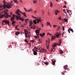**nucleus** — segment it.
Segmentation results:
<instances>
[{"mask_svg":"<svg viewBox=\"0 0 75 75\" xmlns=\"http://www.w3.org/2000/svg\"><path fill=\"white\" fill-rule=\"evenodd\" d=\"M21 14H22L23 15H24V16H25V17H26V16H27V15H26V13L25 12H24V13H23V12H21Z\"/></svg>","mask_w":75,"mask_h":75,"instance_id":"obj_23","label":"nucleus"},{"mask_svg":"<svg viewBox=\"0 0 75 75\" xmlns=\"http://www.w3.org/2000/svg\"><path fill=\"white\" fill-rule=\"evenodd\" d=\"M32 17H33V18H35V19L36 18V17H34L33 16H32Z\"/></svg>","mask_w":75,"mask_h":75,"instance_id":"obj_49","label":"nucleus"},{"mask_svg":"<svg viewBox=\"0 0 75 75\" xmlns=\"http://www.w3.org/2000/svg\"><path fill=\"white\" fill-rule=\"evenodd\" d=\"M67 13H68L69 14H70V13H69V11H68V10H67Z\"/></svg>","mask_w":75,"mask_h":75,"instance_id":"obj_51","label":"nucleus"},{"mask_svg":"<svg viewBox=\"0 0 75 75\" xmlns=\"http://www.w3.org/2000/svg\"><path fill=\"white\" fill-rule=\"evenodd\" d=\"M57 28H58L57 30L58 31V30H59V29H60V27L59 26H58Z\"/></svg>","mask_w":75,"mask_h":75,"instance_id":"obj_37","label":"nucleus"},{"mask_svg":"<svg viewBox=\"0 0 75 75\" xmlns=\"http://www.w3.org/2000/svg\"><path fill=\"white\" fill-rule=\"evenodd\" d=\"M55 38H56V37L54 36H52L51 39L52 41V40H55Z\"/></svg>","mask_w":75,"mask_h":75,"instance_id":"obj_18","label":"nucleus"},{"mask_svg":"<svg viewBox=\"0 0 75 75\" xmlns=\"http://www.w3.org/2000/svg\"><path fill=\"white\" fill-rule=\"evenodd\" d=\"M16 14H17L18 15L16 16V20H19V18L21 17V15L20 13H18L17 12H16Z\"/></svg>","mask_w":75,"mask_h":75,"instance_id":"obj_3","label":"nucleus"},{"mask_svg":"<svg viewBox=\"0 0 75 75\" xmlns=\"http://www.w3.org/2000/svg\"><path fill=\"white\" fill-rule=\"evenodd\" d=\"M42 15H44V11L43 10H42Z\"/></svg>","mask_w":75,"mask_h":75,"instance_id":"obj_43","label":"nucleus"},{"mask_svg":"<svg viewBox=\"0 0 75 75\" xmlns=\"http://www.w3.org/2000/svg\"><path fill=\"white\" fill-rule=\"evenodd\" d=\"M37 30H35V33H36L37 35H38L39 34H40V31H41V28H39L38 29L37 28Z\"/></svg>","mask_w":75,"mask_h":75,"instance_id":"obj_4","label":"nucleus"},{"mask_svg":"<svg viewBox=\"0 0 75 75\" xmlns=\"http://www.w3.org/2000/svg\"><path fill=\"white\" fill-rule=\"evenodd\" d=\"M63 52H64L62 51V50H60V54H62Z\"/></svg>","mask_w":75,"mask_h":75,"instance_id":"obj_33","label":"nucleus"},{"mask_svg":"<svg viewBox=\"0 0 75 75\" xmlns=\"http://www.w3.org/2000/svg\"><path fill=\"white\" fill-rule=\"evenodd\" d=\"M40 20V22H41V21H42V20Z\"/></svg>","mask_w":75,"mask_h":75,"instance_id":"obj_63","label":"nucleus"},{"mask_svg":"<svg viewBox=\"0 0 75 75\" xmlns=\"http://www.w3.org/2000/svg\"><path fill=\"white\" fill-rule=\"evenodd\" d=\"M44 64L45 65H48V62H44Z\"/></svg>","mask_w":75,"mask_h":75,"instance_id":"obj_35","label":"nucleus"},{"mask_svg":"<svg viewBox=\"0 0 75 75\" xmlns=\"http://www.w3.org/2000/svg\"><path fill=\"white\" fill-rule=\"evenodd\" d=\"M16 23V22L14 21V20H13L12 23V25H14V23Z\"/></svg>","mask_w":75,"mask_h":75,"instance_id":"obj_28","label":"nucleus"},{"mask_svg":"<svg viewBox=\"0 0 75 75\" xmlns=\"http://www.w3.org/2000/svg\"><path fill=\"white\" fill-rule=\"evenodd\" d=\"M65 28V27H64V26L62 27V29L63 31H64V30H65V28Z\"/></svg>","mask_w":75,"mask_h":75,"instance_id":"obj_41","label":"nucleus"},{"mask_svg":"<svg viewBox=\"0 0 75 75\" xmlns=\"http://www.w3.org/2000/svg\"><path fill=\"white\" fill-rule=\"evenodd\" d=\"M53 25L54 28H55V27H56V25Z\"/></svg>","mask_w":75,"mask_h":75,"instance_id":"obj_53","label":"nucleus"},{"mask_svg":"<svg viewBox=\"0 0 75 75\" xmlns=\"http://www.w3.org/2000/svg\"><path fill=\"white\" fill-rule=\"evenodd\" d=\"M33 29H35V27H33Z\"/></svg>","mask_w":75,"mask_h":75,"instance_id":"obj_64","label":"nucleus"},{"mask_svg":"<svg viewBox=\"0 0 75 75\" xmlns=\"http://www.w3.org/2000/svg\"><path fill=\"white\" fill-rule=\"evenodd\" d=\"M24 8V10H25V11H28L26 9V8Z\"/></svg>","mask_w":75,"mask_h":75,"instance_id":"obj_48","label":"nucleus"},{"mask_svg":"<svg viewBox=\"0 0 75 75\" xmlns=\"http://www.w3.org/2000/svg\"><path fill=\"white\" fill-rule=\"evenodd\" d=\"M33 11V10L31 9L30 10H28V12H30V11Z\"/></svg>","mask_w":75,"mask_h":75,"instance_id":"obj_47","label":"nucleus"},{"mask_svg":"<svg viewBox=\"0 0 75 75\" xmlns=\"http://www.w3.org/2000/svg\"><path fill=\"white\" fill-rule=\"evenodd\" d=\"M34 49H35V51H36V50H37V49H38V46L37 47H34Z\"/></svg>","mask_w":75,"mask_h":75,"instance_id":"obj_25","label":"nucleus"},{"mask_svg":"<svg viewBox=\"0 0 75 75\" xmlns=\"http://www.w3.org/2000/svg\"><path fill=\"white\" fill-rule=\"evenodd\" d=\"M4 6H5V5H0V8H3V7H4Z\"/></svg>","mask_w":75,"mask_h":75,"instance_id":"obj_36","label":"nucleus"},{"mask_svg":"<svg viewBox=\"0 0 75 75\" xmlns=\"http://www.w3.org/2000/svg\"><path fill=\"white\" fill-rule=\"evenodd\" d=\"M67 67H68V65H65L64 67V68L65 70H67Z\"/></svg>","mask_w":75,"mask_h":75,"instance_id":"obj_20","label":"nucleus"},{"mask_svg":"<svg viewBox=\"0 0 75 75\" xmlns=\"http://www.w3.org/2000/svg\"><path fill=\"white\" fill-rule=\"evenodd\" d=\"M35 38H37V36H35Z\"/></svg>","mask_w":75,"mask_h":75,"instance_id":"obj_58","label":"nucleus"},{"mask_svg":"<svg viewBox=\"0 0 75 75\" xmlns=\"http://www.w3.org/2000/svg\"><path fill=\"white\" fill-rule=\"evenodd\" d=\"M4 11L5 13H6V12L8 11V10L7 9H5L4 10Z\"/></svg>","mask_w":75,"mask_h":75,"instance_id":"obj_31","label":"nucleus"},{"mask_svg":"<svg viewBox=\"0 0 75 75\" xmlns=\"http://www.w3.org/2000/svg\"><path fill=\"white\" fill-rule=\"evenodd\" d=\"M68 31L69 33H70V28H69L68 30Z\"/></svg>","mask_w":75,"mask_h":75,"instance_id":"obj_46","label":"nucleus"},{"mask_svg":"<svg viewBox=\"0 0 75 75\" xmlns=\"http://www.w3.org/2000/svg\"><path fill=\"white\" fill-rule=\"evenodd\" d=\"M59 43H58V45H60L61 44V42H62V40L61 39H60V40L59 41Z\"/></svg>","mask_w":75,"mask_h":75,"instance_id":"obj_16","label":"nucleus"},{"mask_svg":"<svg viewBox=\"0 0 75 75\" xmlns=\"http://www.w3.org/2000/svg\"><path fill=\"white\" fill-rule=\"evenodd\" d=\"M19 20H20L22 21H23L24 20V19L21 17L19 18Z\"/></svg>","mask_w":75,"mask_h":75,"instance_id":"obj_21","label":"nucleus"},{"mask_svg":"<svg viewBox=\"0 0 75 75\" xmlns=\"http://www.w3.org/2000/svg\"><path fill=\"white\" fill-rule=\"evenodd\" d=\"M46 59H47V58H45V57H44V60H45Z\"/></svg>","mask_w":75,"mask_h":75,"instance_id":"obj_61","label":"nucleus"},{"mask_svg":"<svg viewBox=\"0 0 75 75\" xmlns=\"http://www.w3.org/2000/svg\"><path fill=\"white\" fill-rule=\"evenodd\" d=\"M42 27H44V25H43V24H42Z\"/></svg>","mask_w":75,"mask_h":75,"instance_id":"obj_55","label":"nucleus"},{"mask_svg":"<svg viewBox=\"0 0 75 75\" xmlns=\"http://www.w3.org/2000/svg\"><path fill=\"white\" fill-rule=\"evenodd\" d=\"M33 54L34 55H36L37 54V53L36 52L37 51V50H33Z\"/></svg>","mask_w":75,"mask_h":75,"instance_id":"obj_12","label":"nucleus"},{"mask_svg":"<svg viewBox=\"0 0 75 75\" xmlns=\"http://www.w3.org/2000/svg\"><path fill=\"white\" fill-rule=\"evenodd\" d=\"M62 75H64V72H62Z\"/></svg>","mask_w":75,"mask_h":75,"instance_id":"obj_57","label":"nucleus"},{"mask_svg":"<svg viewBox=\"0 0 75 75\" xmlns=\"http://www.w3.org/2000/svg\"><path fill=\"white\" fill-rule=\"evenodd\" d=\"M25 23H26V24H27V22L29 21V19H28V18L26 19H25Z\"/></svg>","mask_w":75,"mask_h":75,"instance_id":"obj_19","label":"nucleus"},{"mask_svg":"<svg viewBox=\"0 0 75 75\" xmlns=\"http://www.w3.org/2000/svg\"><path fill=\"white\" fill-rule=\"evenodd\" d=\"M39 22H40V20H38L37 22V23H38V24Z\"/></svg>","mask_w":75,"mask_h":75,"instance_id":"obj_50","label":"nucleus"},{"mask_svg":"<svg viewBox=\"0 0 75 75\" xmlns=\"http://www.w3.org/2000/svg\"><path fill=\"white\" fill-rule=\"evenodd\" d=\"M55 14L57 15L58 14V13H59L58 10L55 11Z\"/></svg>","mask_w":75,"mask_h":75,"instance_id":"obj_24","label":"nucleus"},{"mask_svg":"<svg viewBox=\"0 0 75 75\" xmlns=\"http://www.w3.org/2000/svg\"><path fill=\"white\" fill-rule=\"evenodd\" d=\"M24 32L25 37H26V38L29 37V38H30V36L31 35L30 32L26 30H24Z\"/></svg>","mask_w":75,"mask_h":75,"instance_id":"obj_2","label":"nucleus"},{"mask_svg":"<svg viewBox=\"0 0 75 75\" xmlns=\"http://www.w3.org/2000/svg\"><path fill=\"white\" fill-rule=\"evenodd\" d=\"M49 40H47L46 41V47L47 49H48L49 45H50V39H48Z\"/></svg>","mask_w":75,"mask_h":75,"instance_id":"obj_7","label":"nucleus"},{"mask_svg":"<svg viewBox=\"0 0 75 75\" xmlns=\"http://www.w3.org/2000/svg\"><path fill=\"white\" fill-rule=\"evenodd\" d=\"M19 34H20V32H16L15 33V35H18Z\"/></svg>","mask_w":75,"mask_h":75,"instance_id":"obj_26","label":"nucleus"},{"mask_svg":"<svg viewBox=\"0 0 75 75\" xmlns=\"http://www.w3.org/2000/svg\"><path fill=\"white\" fill-rule=\"evenodd\" d=\"M29 23H30V25H29L30 27H31V26H33L32 24H33V25H34V24L33 23V22L32 21H30L29 22Z\"/></svg>","mask_w":75,"mask_h":75,"instance_id":"obj_11","label":"nucleus"},{"mask_svg":"<svg viewBox=\"0 0 75 75\" xmlns=\"http://www.w3.org/2000/svg\"><path fill=\"white\" fill-rule=\"evenodd\" d=\"M40 51L41 52H47V50L44 49H42Z\"/></svg>","mask_w":75,"mask_h":75,"instance_id":"obj_10","label":"nucleus"},{"mask_svg":"<svg viewBox=\"0 0 75 75\" xmlns=\"http://www.w3.org/2000/svg\"><path fill=\"white\" fill-rule=\"evenodd\" d=\"M71 31H72V33H74V31H73V29H70Z\"/></svg>","mask_w":75,"mask_h":75,"instance_id":"obj_42","label":"nucleus"},{"mask_svg":"<svg viewBox=\"0 0 75 75\" xmlns=\"http://www.w3.org/2000/svg\"><path fill=\"white\" fill-rule=\"evenodd\" d=\"M38 20H39V19H38V18H36V21H37V20L38 21Z\"/></svg>","mask_w":75,"mask_h":75,"instance_id":"obj_56","label":"nucleus"},{"mask_svg":"<svg viewBox=\"0 0 75 75\" xmlns=\"http://www.w3.org/2000/svg\"><path fill=\"white\" fill-rule=\"evenodd\" d=\"M3 22L5 23L6 24H7L8 25H9V23L8 20H5L3 21Z\"/></svg>","mask_w":75,"mask_h":75,"instance_id":"obj_8","label":"nucleus"},{"mask_svg":"<svg viewBox=\"0 0 75 75\" xmlns=\"http://www.w3.org/2000/svg\"><path fill=\"white\" fill-rule=\"evenodd\" d=\"M16 12L17 13H21L22 12H21L20 10L19 9H18L17 10V11L16 12Z\"/></svg>","mask_w":75,"mask_h":75,"instance_id":"obj_22","label":"nucleus"},{"mask_svg":"<svg viewBox=\"0 0 75 75\" xmlns=\"http://www.w3.org/2000/svg\"><path fill=\"white\" fill-rule=\"evenodd\" d=\"M39 41H40V42L41 41V40H40V39H39Z\"/></svg>","mask_w":75,"mask_h":75,"instance_id":"obj_59","label":"nucleus"},{"mask_svg":"<svg viewBox=\"0 0 75 75\" xmlns=\"http://www.w3.org/2000/svg\"><path fill=\"white\" fill-rule=\"evenodd\" d=\"M3 12H0V18H3V17H5V16H5V15H4V14L3 15H1V14H3Z\"/></svg>","mask_w":75,"mask_h":75,"instance_id":"obj_9","label":"nucleus"},{"mask_svg":"<svg viewBox=\"0 0 75 75\" xmlns=\"http://www.w3.org/2000/svg\"><path fill=\"white\" fill-rule=\"evenodd\" d=\"M33 3L34 4H36V3H37V2L35 0H34L33 1Z\"/></svg>","mask_w":75,"mask_h":75,"instance_id":"obj_30","label":"nucleus"},{"mask_svg":"<svg viewBox=\"0 0 75 75\" xmlns=\"http://www.w3.org/2000/svg\"><path fill=\"white\" fill-rule=\"evenodd\" d=\"M39 35L41 37H44V36L45 35V33H43L42 34L40 33L39 34Z\"/></svg>","mask_w":75,"mask_h":75,"instance_id":"obj_15","label":"nucleus"},{"mask_svg":"<svg viewBox=\"0 0 75 75\" xmlns=\"http://www.w3.org/2000/svg\"><path fill=\"white\" fill-rule=\"evenodd\" d=\"M64 21L65 22H68V19H67L64 18Z\"/></svg>","mask_w":75,"mask_h":75,"instance_id":"obj_29","label":"nucleus"},{"mask_svg":"<svg viewBox=\"0 0 75 75\" xmlns=\"http://www.w3.org/2000/svg\"><path fill=\"white\" fill-rule=\"evenodd\" d=\"M16 16V15H14V14L13 15V18H15Z\"/></svg>","mask_w":75,"mask_h":75,"instance_id":"obj_44","label":"nucleus"},{"mask_svg":"<svg viewBox=\"0 0 75 75\" xmlns=\"http://www.w3.org/2000/svg\"><path fill=\"white\" fill-rule=\"evenodd\" d=\"M63 8H67V6H63Z\"/></svg>","mask_w":75,"mask_h":75,"instance_id":"obj_54","label":"nucleus"},{"mask_svg":"<svg viewBox=\"0 0 75 75\" xmlns=\"http://www.w3.org/2000/svg\"><path fill=\"white\" fill-rule=\"evenodd\" d=\"M50 33H48L47 34V35H50Z\"/></svg>","mask_w":75,"mask_h":75,"instance_id":"obj_60","label":"nucleus"},{"mask_svg":"<svg viewBox=\"0 0 75 75\" xmlns=\"http://www.w3.org/2000/svg\"><path fill=\"white\" fill-rule=\"evenodd\" d=\"M4 4L5 6H4V8L2 9H1V11L3 10V9H5L6 8H10L11 7V4L10 3H8L7 5L5 4V2H4Z\"/></svg>","mask_w":75,"mask_h":75,"instance_id":"obj_1","label":"nucleus"},{"mask_svg":"<svg viewBox=\"0 0 75 75\" xmlns=\"http://www.w3.org/2000/svg\"><path fill=\"white\" fill-rule=\"evenodd\" d=\"M50 3L51 7H52V2H50Z\"/></svg>","mask_w":75,"mask_h":75,"instance_id":"obj_39","label":"nucleus"},{"mask_svg":"<svg viewBox=\"0 0 75 75\" xmlns=\"http://www.w3.org/2000/svg\"><path fill=\"white\" fill-rule=\"evenodd\" d=\"M58 19H59V20H61V19H62V18H61V17H59V18H58Z\"/></svg>","mask_w":75,"mask_h":75,"instance_id":"obj_52","label":"nucleus"},{"mask_svg":"<svg viewBox=\"0 0 75 75\" xmlns=\"http://www.w3.org/2000/svg\"><path fill=\"white\" fill-rule=\"evenodd\" d=\"M52 64L53 65H54L55 64V62H56V61L55 60H54V61H53V60H52Z\"/></svg>","mask_w":75,"mask_h":75,"instance_id":"obj_14","label":"nucleus"},{"mask_svg":"<svg viewBox=\"0 0 75 75\" xmlns=\"http://www.w3.org/2000/svg\"><path fill=\"white\" fill-rule=\"evenodd\" d=\"M14 19V18L13 17H11V21H12V20H13Z\"/></svg>","mask_w":75,"mask_h":75,"instance_id":"obj_32","label":"nucleus"},{"mask_svg":"<svg viewBox=\"0 0 75 75\" xmlns=\"http://www.w3.org/2000/svg\"><path fill=\"white\" fill-rule=\"evenodd\" d=\"M57 43H54V45H52V46L53 47V49H54V47H55L57 46Z\"/></svg>","mask_w":75,"mask_h":75,"instance_id":"obj_13","label":"nucleus"},{"mask_svg":"<svg viewBox=\"0 0 75 75\" xmlns=\"http://www.w3.org/2000/svg\"><path fill=\"white\" fill-rule=\"evenodd\" d=\"M25 42H27V44H28V41H27V39H25Z\"/></svg>","mask_w":75,"mask_h":75,"instance_id":"obj_34","label":"nucleus"},{"mask_svg":"<svg viewBox=\"0 0 75 75\" xmlns=\"http://www.w3.org/2000/svg\"><path fill=\"white\" fill-rule=\"evenodd\" d=\"M13 14V13H12L11 12L10 13V15H8V13H6L5 14V15L6 16H5V18H8V17H11V15H12Z\"/></svg>","mask_w":75,"mask_h":75,"instance_id":"obj_5","label":"nucleus"},{"mask_svg":"<svg viewBox=\"0 0 75 75\" xmlns=\"http://www.w3.org/2000/svg\"><path fill=\"white\" fill-rule=\"evenodd\" d=\"M30 42H34V40H30Z\"/></svg>","mask_w":75,"mask_h":75,"instance_id":"obj_40","label":"nucleus"},{"mask_svg":"<svg viewBox=\"0 0 75 75\" xmlns=\"http://www.w3.org/2000/svg\"><path fill=\"white\" fill-rule=\"evenodd\" d=\"M33 25V27H36V26H35V25Z\"/></svg>","mask_w":75,"mask_h":75,"instance_id":"obj_62","label":"nucleus"},{"mask_svg":"<svg viewBox=\"0 0 75 75\" xmlns=\"http://www.w3.org/2000/svg\"><path fill=\"white\" fill-rule=\"evenodd\" d=\"M25 25V23H24L23 25H21V26H22V27H25V25Z\"/></svg>","mask_w":75,"mask_h":75,"instance_id":"obj_45","label":"nucleus"},{"mask_svg":"<svg viewBox=\"0 0 75 75\" xmlns=\"http://www.w3.org/2000/svg\"><path fill=\"white\" fill-rule=\"evenodd\" d=\"M47 25H51V24H50V22H47Z\"/></svg>","mask_w":75,"mask_h":75,"instance_id":"obj_38","label":"nucleus"},{"mask_svg":"<svg viewBox=\"0 0 75 75\" xmlns=\"http://www.w3.org/2000/svg\"><path fill=\"white\" fill-rule=\"evenodd\" d=\"M54 35H55L57 38H59V37L61 35V34L60 33H59L58 32H57V33L54 34Z\"/></svg>","mask_w":75,"mask_h":75,"instance_id":"obj_6","label":"nucleus"},{"mask_svg":"<svg viewBox=\"0 0 75 75\" xmlns=\"http://www.w3.org/2000/svg\"><path fill=\"white\" fill-rule=\"evenodd\" d=\"M13 0L14 1V3L17 4H18V1H17V0Z\"/></svg>","mask_w":75,"mask_h":75,"instance_id":"obj_17","label":"nucleus"},{"mask_svg":"<svg viewBox=\"0 0 75 75\" xmlns=\"http://www.w3.org/2000/svg\"><path fill=\"white\" fill-rule=\"evenodd\" d=\"M33 22L35 24H37V21L35 20H34L33 21Z\"/></svg>","mask_w":75,"mask_h":75,"instance_id":"obj_27","label":"nucleus"}]
</instances>
